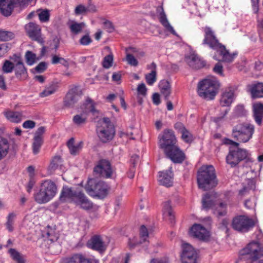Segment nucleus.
<instances>
[{
	"instance_id": "1",
	"label": "nucleus",
	"mask_w": 263,
	"mask_h": 263,
	"mask_svg": "<svg viewBox=\"0 0 263 263\" xmlns=\"http://www.w3.org/2000/svg\"><path fill=\"white\" fill-rule=\"evenodd\" d=\"M197 183L199 189L208 191L218 184L215 170L213 165H203L200 167L197 174Z\"/></svg>"
},
{
	"instance_id": "2",
	"label": "nucleus",
	"mask_w": 263,
	"mask_h": 263,
	"mask_svg": "<svg viewBox=\"0 0 263 263\" xmlns=\"http://www.w3.org/2000/svg\"><path fill=\"white\" fill-rule=\"evenodd\" d=\"M239 254L241 259L247 263H253L263 257V246L257 241H252L241 249Z\"/></svg>"
},
{
	"instance_id": "3",
	"label": "nucleus",
	"mask_w": 263,
	"mask_h": 263,
	"mask_svg": "<svg viewBox=\"0 0 263 263\" xmlns=\"http://www.w3.org/2000/svg\"><path fill=\"white\" fill-rule=\"evenodd\" d=\"M86 192L91 196L104 199L108 194L110 187L106 182L90 178L85 186Z\"/></svg>"
},
{
	"instance_id": "4",
	"label": "nucleus",
	"mask_w": 263,
	"mask_h": 263,
	"mask_svg": "<svg viewBox=\"0 0 263 263\" xmlns=\"http://www.w3.org/2000/svg\"><path fill=\"white\" fill-rule=\"evenodd\" d=\"M220 83L217 80L204 79L199 82L198 85V93L203 99L211 100L214 99Z\"/></svg>"
},
{
	"instance_id": "5",
	"label": "nucleus",
	"mask_w": 263,
	"mask_h": 263,
	"mask_svg": "<svg viewBox=\"0 0 263 263\" xmlns=\"http://www.w3.org/2000/svg\"><path fill=\"white\" fill-rule=\"evenodd\" d=\"M100 140L103 143H107L112 140L115 135V128L109 118L104 117L98 123L96 129Z\"/></svg>"
},
{
	"instance_id": "6",
	"label": "nucleus",
	"mask_w": 263,
	"mask_h": 263,
	"mask_svg": "<svg viewBox=\"0 0 263 263\" xmlns=\"http://www.w3.org/2000/svg\"><path fill=\"white\" fill-rule=\"evenodd\" d=\"M254 127L248 123H238L233 128L232 137L241 142L249 141L254 133Z\"/></svg>"
},
{
	"instance_id": "7",
	"label": "nucleus",
	"mask_w": 263,
	"mask_h": 263,
	"mask_svg": "<svg viewBox=\"0 0 263 263\" xmlns=\"http://www.w3.org/2000/svg\"><path fill=\"white\" fill-rule=\"evenodd\" d=\"M85 110L82 112L74 115L72 118V122L78 127H81L87 122L88 112H91L93 116L98 117L99 111L96 109L95 103L90 98H87L84 104Z\"/></svg>"
},
{
	"instance_id": "8",
	"label": "nucleus",
	"mask_w": 263,
	"mask_h": 263,
	"mask_svg": "<svg viewBox=\"0 0 263 263\" xmlns=\"http://www.w3.org/2000/svg\"><path fill=\"white\" fill-rule=\"evenodd\" d=\"M249 154L248 152L238 146H230L229 153L226 157V162L231 167H236L240 162L247 160L249 159Z\"/></svg>"
},
{
	"instance_id": "9",
	"label": "nucleus",
	"mask_w": 263,
	"mask_h": 263,
	"mask_svg": "<svg viewBox=\"0 0 263 263\" xmlns=\"http://www.w3.org/2000/svg\"><path fill=\"white\" fill-rule=\"evenodd\" d=\"M255 226L254 221L244 215H240L233 218L232 223L233 229L238 232L246 233Z\"/></svg>"
},
{
	"instance_id": "10",
	"label": "nucleus",
	"mask_w": 263,
	"mask_h": 263,
	"mask_svg": "<svg viewBox=\"0 0 263 263\" xmlns=\"http://www.w3.org/2000/svg\"><path fill=\"white\" fill-rule=\"evenodd\" d=\"M203 31L204 35L202 41L203 45H207L216 51L223 47V45L219 43L214 31L211 28L206 26L203 28Z\"/></svg>"
},
{
	"instance_id": "11",
	"label": "nucleus",
	"mask_w": 263,
	"mask_h": 263,
	"mask_svg": "<svg viewBox=\"0 0 263 263\" xmlns=\"http://www.w3.org/2000/svg\"><path fill=\"white\" fill-rule=\"evenodd\" d=\"M160 148L163 151L177 145V140L174 132L171 129H165L162 134L158 137Z\"/></svg>"
},
{
	"instance_id": "12",
	"label": "nucleus",
	"mask_w": 263,
	"mask_h": 263,
	"mask_svg": "<svg viewBox=\"0 0 263 263\" xmlns=\"http://www.w3.org/2000/svg\"><path fill=\"white\" fill-rule=\"evenodd\" d=\"M83 95L82 90L75 86L68 90L63 99V105L66 108H73Z\"/></svg>"
},
{
	"instance_id": "13",
	"label": "nucleus",
	"mask_w": 263,
	"mask_h": 263,
	"mask_svg": "<svg viewBox=\"0 0 263 263\" xmlns=\"http://www.w3.org/2000/svg\"><path fill=\"white\" fill-rule=\"evenodd\" d=\"M94 173L100 177L105 178L111 177L113 171L110 162L106 159H101L93 168Z\"/></svg>"
},
{
	"instance_id": "14",
	"label": "nucleus",
	"mask_w": 263,
	"mask_h": 263,
	"mask_svg": "<svg viewBox=\"0 0 263 263\" xmlns=\"http://www.w3.org/2000/svg\"><path fill=\"white\" fill-rule=\"evenodd\" d=\"M181 254L182 263H197L198 254L195 249L189 243H183Z\"/></svg>"
},
{
	"instance_id": "15",
	"label": "nucleus",
	"mask_w": 263,
	"mask_h": 263,
	"mask_svg": "<svg viewBox=\"0 0 263 263\" xmlns=\"http://www.w3.org/2000/svg\"><path fill=\"white\" fill-rule=\"evenodd\" d=\"M25 30L30 39L44 45L45 41L42 37L41 28L39 25L33 22L29 23L25 26Z\"/></svg>"
},
{
	"instance_id": "16",
	"label": "nucleus",
	"mask_w": 263,
	"mask_h": 263,
	"mask_svg": "<svg viewBox=\"0 0 263 263\" xmlns=\"http://www.w3.org/2000/svg\"><path fill=\"white\" fill-rule=\"evenodd\" d=\"M164 153L166 157L174 163H181L185 158L184 153L177 145L167 148Z\"/></svg>"
},
{
	"instance_id": "17",
	"label": "nucleus",
	"mask_w": 263,
	"mask_h": 263,
	"mask_svg": "<svg viewBox=\"0 0 263 263\" xmlns=\"http://www.w3.org/2000/svg\"><path fill=\"white\" fill-rule=\"evenodd\" d=\"M81 192L74 190L72 187L65 186L62 189L59 199L62 202H69L75 203Z\"/></svg>"
},
{
	"instance_id": "18",
	"label": "nucleus",
	"mask_w": 263,
	"mask_h": 263,
	"mask_svg": "<svg viewBox=\"0 0 263 263\" xmlns=\"http://www.w3.org/2000/svg\"><path fill=\"white\" fill-rule=\"evenodd\" d=\"M63 263H98V261L94 258L88 257L84 254L79 253L64 258Z\"/></svg>"
},
{
	"instance_id": "19",
	"label": "nucleus",
	"mask_w": 263,
	"mask_h": 263,
	"mask_svg": "<svg viewBox=\"0 0 263 263\" xmlns=\"http://www.w3.org/2000/svg\"><path fill=\"white\" fill-rule=\"evenodd\" d=\"M87 247L100 253H102L106 250V246L101 237L99 235H94L87 242Z\"/></svg>"
},
{
	"instance_id": "20",
	"label": "nucleus",
	"mask_w": 263,
	"mask_h": 263,
	"mask_svg": "<svg viewBox=\"0 0 263 263\" xmlns=\"http://www.w3.org/2000/svg\"><path fill=\"white\" fill-rule=\"evenodd\" d=\"M45 132V128L44 126H41L37 128L34 134L32 143V151L34 155L38 154L40 151L43 143V134Z\"/></svg>"
},
{
	"instance_id": "21",
	"label": "nucleus",
	"mask_w": 263,
	"mask_h": 263,
	"mask_svg": "<svg viewBox=\"0 0 263 263\" xmlns=\"http://www.w3.org/2000/svg\"><path fill=\"white\" fill-rule=\"evenodd\" d=\"M234 89L230 87L221 93L219 103L221 107H229L235 99Z\"/></svg>"
},
{
	"instance_id": "22",
	"label": "nucleus",
	"mask_w": 263,
	"mask_h": 263,
	"mask_svg": "<svg viewBox=\"0 0 263 263\" xmlns=\"http://www.w3.org/2000/svg\"><path fill=\"white\" fill-rule=\"evenodd\" d=\"M170 170L160 171L159 172L158 181L160 184L166 187L172 186L173 184L174 174L171 170Z\"/></svg>"
},
{
	"instance_id": "23",
	"label": "nucleus",
	"mask_w": 263,
	"mask_h": 263,
	"mask_svg": "<svg viewBox=\"0 0 263 263\" xmlns=\"http://www.w3.org/2000/svg\"><path fill=\"white\" fill-rule=\"evenodd\" d=\"M17 6V0H0V11L6 16H10L14 8Z\"/></svg>"
},
{
	"instance_id": "24",
	"label": "nucleus",
	"mask_w": 263,
	"mask_h": 263,
	"mask_svg": "<svg viewBox=\"0 0 263 263\" xmlns=\"http://www.w3.org/2000/svg\"><path fill=\"white\" fill-rule=\"evenodd\" d=\"M190 234L199 239L203 240L208 237L206 229L200 224H194L190 229Z\"/></svg>"
},
{
	"instance_id": "25",
	"label": "nucleus",
	"mask_w": 263,
	"mask_h": 263,
	"mask_svg": "<svg viewBox=\"0 0 263 263\" xmlns=\"http://www.w3.org/2000/svg\"><path fill=\"white\" fill-rule=\"evenodd\" d=\"M40 187L47 195L48 199L50 200L56 194L57 187L53 182L50 180H46L43 182Z\"/></svg>"
},
{
	"instance_id": "26",
	"label": "nucleus",
	"mask_w": 263,
	"mask_h": 263,
	"mask_svg": "<svg viewBox=\"0 0 263 263\" xmlns=\"http://www.w3.org/2000/svg\"><path fill=\"white\" fill-rule=\"evenodd\" d=\"M248 91L253 99L263 97V83L256 82L248 85Z\"/></svg>"
},
{
	"instance_id": "27",
	"label": "nucleus",
	"mask_w": 263,
	"mask_h": 263,
	"mask_svg": "<svg viewBox=\"0 0 263 263\" xmlns=\"http://www.w3.org/2000/svg\"><path fill=\"white\" fill-rule=\"evenodd\" d=\"M187 62L189 65L193 69H198L204 67L206 63L201 60L198 55L192 54L187 59Z\"/></svg>"
},
{
	"instance_id": "28",
	"label": "nucleus",
	"mask_w": 263,
	"mask_h": 263,
	"mask_svg": "<svg viewBox=\"0 0 263 263\" xmlns=\"http://www.w3.org/2000/svg\"><path fill=\"white\" fill-rule=\"evenodd\" d=\"M15 75L20 80H23L27 77V70L22 61L19 60L14 65Z\"/></svg>"
},
{
	"instance_id": "29",
	"label": "nucleus",
	"mask_w": 263,
	"mask_h": 263,
	"mask_svg": "<svg viewBox=\"0 0 263 263\" xmlns=\"http://www.w3.org/2000/svg\"><path fill=\"white\" fill-rule=\"evenodd\" d=\"M75 204L79 205L81 208L85 210H89L92 208L93 203L87 198L82 192L78 197Z\"/></svg>"
},
{
	"instance_id": "30",
	"label": "nucleus",
	"mask_w": 263,
	"mask_h": 263,
	"mask_svg": "<svg viewBox=\"0 0 263 263\" xmlns=\"http://www.w3.org/2000/svg\"><path fill=\"white\" fill-rule=\"evenodd\" d=\"M253 110L256 122L258 125H261L263 118V104L260 102L254 103L253 105Z\"/></svg>"
},
{
	"instance_id": "31",
	"label": "nucleus",
	"mask_w": 263,
	"mask_h": 263,
	"mask_svg": "<svg viewBox=\"0 0 263 263\" xmlns=\"http://www.w3.org/2000/svg\"><path fill=\"white\" fill-rule=\"evenodd\" d=\"M159 87L164 100L167 101L171 93V86L170 82L167 80H162L159 84Z\"/></svg>"
},
{
	"instance_id": "32",
	"label": "nucleus",
	"mask_w": 263,
	"mask_h": 263,
	"mask_svg": "<svg viewBox=\"0 0 263 263\" xmlns=\"http://www.w3.org/2000/svg\"><path fill=\"white\" fill-rule=\"evenodd\" d=\"M10 149V143L8 139L0 136V161L8 155Z\"/></svg>"
},
{
	"instance_id": "33",
	"label": "nucleus",
	"mask_w": 263,
	"mask_h": 263,
	"mask_svg": "<svg viewBox=\"0 0 263 263\" xmlns=\"http://www.w3.org/2000/svg\"><path fill=\"white\" fill-rule=\"evenodd\" d=\"M202 207L205 210L210 209H213L215 205L216 204L215 198L212 194L206 193L202 199Z\"/></svg>"
},
{
	"instance_id": "34",
	"label": "nucleus",
	"mask_w": 263,
	"mask_h": 263,
	"mask_svg": "<svg viewBox=\"0 0 263 263\" xmlns=\"http://www.w3.org/2000/svg\"><path fill=\"white\" fill-rule=\"evenodd\" d=\"M163 211L164 218L167 219L171 223H173L175 220V215L172 211L170 200L164 202Z\"/></svg>"
},
{
	"instance_id": "35",
	"label": "nucleus",
	"mask_w": 263,
	"mask_h": 263,
	"mask_svg": "<svg viewBox=\"0 0 263 263\" xmlns=\"http://www.w3.org/2000/svg\"><path fill=\"white\" fill-rule=\"evenodd\" d=\"M227 205L225 203H216L212 210L213 213L217 218H220L226 215L227 213Z\"/></svg>"
},
{
	"instance_id": "36",
	"label": "nucleus",
	"mask_w": 263,
	"mask_h": 263,
	"mask_svg": "<svg viewBox=\"0 0 263 263\" xmlns=\"http://www.w3.org/2000/svg\"><path fill=\"white\" fill-rule=\"evenodd\" d=\"M159 21L161 24L165 28L167 31H170L174 35H177L176 31L169 23L163 9L160 13Z\"/></svg>"
},
{
	"instance_id": "37",
	"label": "nucleus",
	"mask_w": 263,
	"mask_h": 263,
	"mask_svg": "<svg viewBox=\"0 0 263 263\" xmlns=\"http://www.w3.org/2000/svg\"><path fill=\"white\" fill-rule=\"evenodd\" d=\"M217 52H219L220 55L222 57V61L223 62L231 63L233 61L235 54H230L223 45V47L219 49Z\"/></svg>"
},
{
	"instance_id": "38",
	"label": "nucleus",
	"mask_w": 263,
	"mask_h": 263,
	"mask_svg": "<svg viewBox=\"0 0 263 263\" xmlns=\"http://www.w3.org/2000/svg\"><path fill=\"white\" fill-rule=\"evenodd\" d=\"M4 115L6 118L12 122L18 123L22 120V115L18 111H7Z\"/></svg>"
},
{
	"instance_id": "39",
	"label": "nucleus",
	"mask_w": 263,
	"mask_h": 263,
	"mask_svg": "<svg viewBox=\"0 0 263 263\" xmlns=\"http://www.w3.org/2000/svg\"><path fill=\"white\" fill-rule=\"evenodd\" d=\"M62 160L60 156H55L51 160L50 163L48 166V171L52 173L56 170L58 167L61 165Z\"/></svg>"
},
{
	"instance_id": "40",
	"label": "nucleus",
	"mask_w": 263,
	"mask_h": 263,
	"mask_svg": "<svg viewBox=\"0 0 263 263\" xmlns=\"http://www.w3.org/2000/svg\"><path fill=\"white\" fill-rule=\"evenodd\" d=\"M47 196V195L43 191H42L41 187L39 191L36 192L34 195L35 201L40 204L45 203L50 201L49 199H48Z\"/></svg>"
},
{
	"instance_id": "41",
	"label": "nucleus",
	"mask_w": 263,
	"mask_h": 263,
	"mask_svg": "<svg viewBox=\"0 0 263 263\" xmlns=\"http://www.w3.org/2000/svg\"><path fill=\"white\" fill-rule=\"evenodd\" d=\"M12 259L16 261L17 263H25V260L22 254L19 253L14 249H10L9 250Z\"/></svg>"
},
{
	"instance_id": "42",
	"label": "nucleus",
	"mask_w": 263,
	"mask_h": 263,
	"mask_svg": "<svg viewBox=\"0 0 263 263\" xmlns=\"http://www.w3.org/2000/svg\"><path fill=\"white\" fill-rule=\"evenodd\" d=\"M14 37V34L12 32L0 29V41H8L13 39Z\"/></svg>"
},
{
	"instance_id": "43",
	"label": "nucleus",
	"mask_w": 263,
	"mask_h": 263,
	"mask_svg": "<svg viewBox=\"0 0 263 263\" xmlns=\"http://www.w3.org/2000/svg\"><path fill=\"white\" fill-rule=\"evenodd\" d=\"M139 239L143 243L148 241V232L146 227L144 225L141 226L139 229Z\"/></svg>"
},
{
	"instance_id": "44",
	"label": "nucleus",
	"mask_w": 263,
	"mask_h": 263,
	"mask_svg": "<svg viewBox=\"0 0 263 263\" xmlns=\"http://www.w3.org/2000/svg\"><path fill=\"white\" fill-rule=\"evenodd\" d=\"M57 89V86L54 84H52L49 87H46L45 89L40 93V96L41 97H47L54 93Z\"/></svg>"
},
{
	"instance_id": "45",
	"label": "nucleus",
	"mask_w": 263,
	"mask_h": 263,
	"mask_svg": "<svg viewBox=\"0 0 263 263\" xmlns=\"http://www.w3.org/2000/svg\"><path fill=\"white\" fill-rule=\"evenodd\" d=\"M14 64L9 60H6L2 66V70L4 73H8L12 72L14 68Z\"/></svg>"
},
{
	"instance_id": "46",
	"label": "nucleus",
	"mask_w": 263,
	"mask_h": 263,
	"mask_svg": "<svg viewBox=\"0 0 263 263\" xmlns=\"http://www.w3.org/2000/svg\"><path fill=\"white\" fill-rule=\"evenodd\" d=\"M114 57L112 53L105 56L102 61V66L105 68H109L112 65Z\"/></svg>"
},
{
	"instance_id": "47",
	"label": "nucleus",
	"mask_w": 263,
	"mask_h": 263,
	"mask_svg": "<svg viewBox=\"0 0 263 263\" xmlns=\"http://www.w3.org/2000/svg\"><path fill=\"white\" fill-rule=\"evenodd\" d=\"M38 12H40L38 13L39 17L41 22H47L49 20V10L45 9V10H39L37 11Z\"/></svg>"
},
{
	"instance_id": "48",
	"label": "nucleus",
	"mask_w": 263,
	"mask_h": 263,
	"mask_svg": "<svg viewBox=\"0 0 263 263\" xmlns=\"http://www.w3.org/2000/svg\"><path fill=\"white\" fill-rule=\"evenodd\" d=\"M156 70H152L151 73L145 75V79L147 84L152 85L156 81Z\"/></svg>"
},
{
	"instance_id": "49",
	"label": "nucleus",
	"mask_w": 263,
	"mask_h": 263,
	"mask_svg": "<svg viewBox=\"0 0 263 263\" xmlns=\"http://www.w3.org/2000/svg\"><path fill=\"white\" fill-rule=\"evenodd\" d=\"M180 133L181 134V138L184 142L191 143L193 140L192 134L186 128Z\"/></svg>"
},
{
	"instance_id": "50",
	"label": "nucleus",
	"mask_w": 263,
	"mask_h": 263,
	"mask_svg": "<svg viewBox=\"0 0 263 263\" xmlns=\"http://www.w3.org/2000/svg\"><path fill=\"white\" fill-rule=\"evenodd\" d=\"M143 243L140 239L139 240L137 237L134 236L129 238L128 245L130 249H133Z\"/></svg>"
},
{
	"instance_id": "51",
	"label": "nucleus",
	"mask_w": 263,
	"mask_h": 263,
	"mask_svg": "<svg viewBox=\"0 0 263 263\" xmlns=\"http://www.w3.org/2000/svg\"><path fill=\"white\" fill-rule=\"evenodd\" d=\"M15 217V214L13 213H10L7 217V221L6 222V227L7 229L10 232H12L13 230V224L14 223V219Z\"/></svg>"
},
{
	"instance_id": "52",
	"label": "nucleus",
	"mask_w": 263,
	"mask_h": 263,
	"mask_svg": "<svg viewBox=\"0 0 263 263\" xmlns=\"http://www.w3.org/2000/svg\"><path fill=\"white\" fill-rule=\"evenodd\" d=\"M84 25V24L82 23H74L70 25V29L72 32L74 33V34H78L82 31Z\"/></svg>"
},
{
	"instance_id": "53",
	"label": "nucleus",
	"mask_w": 263,
	"mask_h": 263,
	"mask_svg": "<svg viewBox=\"0 0 263 263\" xmlns=\"http://www.w3.org/2000/svg\"><path fill=\"white\" fill-rule=\"evenodd\" d=\"M25 58L27 64L31 65L35 62L36 55L31 51H27L25 54Z\"/></svg>"
},
{
	"instance_id": "54",
	"label": "nucleus",
	"mask_w": 263,
	"mask_h": 263,
	"mask_svg": "<svg viewBox=\"0 0 263 263\" xmlns=\"http://www.w3.org/2000/svg\"><path fill=\"white\" fill-rule=\"evenodd\" d=\"M126 60L127 63L131 66L136 67L138 65V61L130 53L126 54Z\"/></svg>"
},
{
	"instance_id": "55",
	"label": "nucleus",
	"mask_w": 263,
	"mask_h": 263,
	"mask_svg": "<svg viewBox=\"0 0 263 263\" xmlns=\"http://www.w3.org/2000/svg\"><path fill=\"white\" fill-rule=\"evenodd\" d=\"M74 13L77 15L86 14L87 13L86 7L82 4L78 5L74 9Z\"/></svg>"
},
{
	"instance_id": "56",
	"label": "nucleus",
	"mask_w": 263,
	"mask_h": 263,
	"mask_svg": "<svg viewBox=\"0 0 263 263\" xmlns=\"http://www.w3.org/2000/svg\"><path fill=\"white\" fill-rule=\"evenodd\" d=\"M82 147V143H80L76 145L70 147L69 151L70 153L72 155H76L78 154Z\"/></svg>"
},
{
	"instance_id": "57",
	"label": "nucleus",
	"mask_w": 263,
	"mask_h": 263,
	"mask_svg": "<svg viewBox=\"0 0 263 263\" xmlns=\"http://www.w3.org/2000/svg\"><path fill=\"white\" fill-rule=\"evenodd\" d=\"M138 95L145 97L146 95L147 89L144 83L140 84L137 87Z\"/></svg>"
},
{
	"instance_id": "58",
	"label": "nucleus",
	"mask_w": 263,
	"mask_h": 263,
	"mask_svg": "<svg viewBox=\"0 0 263 263\" xmlns=\"http://www.w3.org/2000/svg\"><path fill=\"white\" fill-rule=\"evenodd\" d=\"M92 42V40L89 35L83 36L80 40V43L82 45H88Z\"/></svg>"
},
{
	"instance_id": "59",
	"label": "nucleus",
	"mask_w": 263,
	"mask_h": 263,
	"mask_svg": "<svg viewBox=\"0 0 263 263\" xmlns=\"http://www.w3.org/2000/svg\"><path fill=\"white\" fill-rule=\"evenodd\" d=\"M47 69V64L44 62L40 63L35 67V70L39 73L44 72Z\"/></svg>"
},
{
	"instance_id": "60",
	"label": "nucleus",
	"mask_w": 263,
	"mask_h": 263,
	"mask_svg": "<svg viewBox=\"0 0 263 263\" xmlns=\"http://www.w3.org/2000/svg\"><path fill=\"white\" fill-rule=\"evenodd\" d=\"M229 111V109H226L224 110H221V113L219 116L215 117L213 119V121L216 122L218 123L221 121L225 116L227 115Z\"/></svg>"
},
{
	"instance_id": "61",
	"label": "nucleus",
	"mask_w": 263,
	"mask_h": 263,
	"mask_svg": "<svg viewBox=\"0 0 263 263\" xmlns=\"http://www.w3.org/2000/svg\"><path fill=\"white\" fill-rule=\"evenodd\" d=\"M214 72L220 75H223V66L220 63H217L213 68Z\"/></svg>"
},
{
	"instance_id": "62",
	"label": "nucleus",
	"mask_w": 263,
	"mask_h": 263,
	"mask_svg": "<svg viewBox=\"0 0 263 263\" xmlns=\"http://www.w3.org/2000/svg\"><path fill=\"white\" fill-rule=\"evenodd\" d=\"M223 143L226 145H230V146L233 147H237L239 146V143L236 142H235L230 139L225 138L223 139Z\"/></svg>"
},
{
	"instance_id": "63",
	"label": "nucleus",
	"mask_w": 263,
	"mask_h": 263,
	"mask_svg": "<svg viewBox=\"0 0 263 263\" xmlns=\"http://www.w3.org/2000/svg\"><path fill=\"white\" fill-rule=\"evenodd\" d=\"M104 28L108 32H112L114 30V27L112 23L108 20L105 21L104 23Z\"/></svg>"
},
{
	"instance_id": "64",
	"label": "nucleus",
	"mask_w": 263,
	"mask_h": 263,
	"mask_svg": "<svg viewBox=\"0 0 263 263\" xmlns=\"http://www.w3.org/2000/svg\"><path fill=\"white\" fill-rule=\"evenodd\" d=\"M35 126V123L32 120H27L23 124V126L25 128H33Z\"/></svg>"
}]
</instances>
